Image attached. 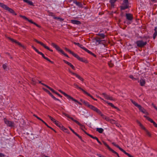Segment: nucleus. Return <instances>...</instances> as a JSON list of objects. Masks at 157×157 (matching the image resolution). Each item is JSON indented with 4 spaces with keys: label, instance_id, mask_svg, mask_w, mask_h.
Masks as SVG:
<instances>
[{
    "label": "nucleus",
    "instance_id": "f257e3e1",
    "mask_svg": "<svg viewBox=\"0 0 157 157\" xmlns=\"http://www.w3.org/2000/svg\"><path fill=\"white\" fill-rule=\"evenodd\" d=\"M62 114L63 115H65L66 117H67V118L71 119L72 121H74L77 124H78V125H79L80 127V128H81V130H82L87 135V134H89V133H87L84 130V129L85 128L84 125L81 124L78 121L74 119L73 118L71 117L68 114H67L65 113H64V112H63Z\"/></svg>",
    "mask_w": 157,
    "mask_h": 157
},
{
    "label": "nucleus",
    "instance_id": "f03ea898",
    "mask_svg": "<svg viewBox=\"0 0 157 157\" xmlns=\"http://www.w3.org/2000/svg\"><path fill=\"white\" fill-rule=\"evenodd\" d=\"M140 38H143L145 39L138 40L136 42V44L138 47L142 48L147 44V40L148 38L146 36H144L143 37H140Z\"/></svg>",
    "mask_w": 157,
    "mask_h": 157
},
{
    "label": "nucleus",
    "instance_id": "7ed1b4c3",
    "mask_svg": "<svg viewBox=\"0 0 157 157\" xmlns=\"http://www.w3.org/2000/svg\"><path fill=\"white\" fill-rule=\"evenodd\" d=\"M65 49L67 51L69 52L70 54H71L73 56L77 58L79 61H82L83 62L85 63H88V61L80 57L78 55L74 53L73 52L71 51L68 48H65Z\"/></svg>",
    "mask_w": 157,
    "mask_h": 157
},
{
    "label": "nucleus",
    "instance_id": "20e7f679",
    "mask_svg": "<svg viewBox=\"0 0 157 157\" xmlns=\"http://www.w3.org/2000/svg\"><path fill=\"white\" fill-rule=\"evenodd\" d=\"M129 8L128 0H124L122 6H120L121 10H124Z\"/></svg>",
    "mask_w": 157,
    "mask_h": 157
},
{
    "label": "nucleus",
    "instance_id": "39448f33",
    "mask_svg": "<svg viewBox=\"0 0 157 157\" xmlns=\"http://www.w3.org/2000/svg\"><path fill=\"white\" fill-rule=\"evenodd\" d=\"M112 144L115 147L118 148L119 150H120L121 151L124 152L125 154L127 155L129 157H134L132 156L131 155L129 154V153L126 152L125 150H124L122 148L120 147H119L118 145L116 144L114 142H113L112 143Z\"/></svg>",
    "mask_w": 157,
    "mask_h": 157
},
{
    "label": "nucleus",
    "instance_id": "423d86ee",
    "mask_svg": "<svg viewBox=\"0 0 157 157\" xmlns=\"http://www.w3.org/2000/svg\"><path fill=\"white\" fill-rule=\"evenodd\" d=\"M19 16L20 17L23 18L24 19H25V20L28 21L29 22L31 23L34 24V25H36L39 28H41V26L40 25L37 24L35 22H34L32 20H29L28 18L25 16H22L21 15H19Z\"/></svg>",
    "mask_w": 157,
    "mask_h": 157
},
{
    "label": "nucleus",
    "instance_id": "0eeeda50",
    "mask_svg": "<svg viewBox=\"0 0 157 157\" xmlns=\"http://www.w3.org/2000/svg\"><path fill=\"white\" fill-rule=\"evenodd\" d=\"M131 101L132 102L136 107H137L143 113H145V110L143 108L142 106L138 105L137 103L135 101H133L131 99Z\"/></svg>",
    "mask_w": 157,
    "mask_h": 157
},
{
    "label": "nucleus",
    "instance_id": "6e6552de",
    "mask_svg": "<svg viewBox=\"0 0 157 157\" xmlns=\"http://www.w3.org/2000/svg\"><path fill=\"white\" fill-rule=\"evenodd\" d=\"M87 107L93 111L96 112L98 114L101 113V112L99 109L92 105H90L89 104Z\"/></svg>",
    "mask_w": 157,
    "mask_h": 157
},
{
    "label": "nucleus",
    "instance_id": "1a4fd4ad",
    "mask_svg": "<svg viewBox=\"0 0 157 157\" xmlns=\"http://www.w3.org/2000/svg\"><path fill=\"white\" fill-rule=\"evenodd\" d=\"M34 41L36 42L37 43L40 44L41 46H43L44 48H45L46 49L50 51L51 52H53V50L52 49L46 46V45H45L42 42L39 41L36 39H34Z\"/></svg>",
    "mask_w": 157,
    "mask_h": 157
},
{
    "label": "nucleus",
    "instance_id": "9d476101",
    "mask_svg": "<svg viewBox=\"0 0 157 157\" xmlns=\"http://www.w3.org/2000/svg\"><path fill=\"white\" fill-rule=\"evenodd\" d=\"M7 38L12 42L15 43L17 44L20 46L22 47L23 48H25V47L24 45H22L20 42H19L17 40H15L14 39L11 38L9 37H7Z\"/></svg>",
    "mask_w": 157,
    "mask_h": 157
},
{
    "label": "nucleus",
    "instance_id": "9b49d317",
    "mask_svg": "<svg viewBox=\"0 0 157 157\" xmlns=\"http://www.w3.org/2000/svg\"><path fill=\"white\" fill-rule=\"evenodd\" d=\"M102 142L104 144V145L107 147V148L110 151H111L113 153H114L116 154L117 156L118 157H120V156L118 154L114 151V150L111 149L109 146L106 144V142H104V141H102Z\"/></svg>",
    "mask_w": 157,
    "mask_h": 157
},
{
    "label": "nucleus",
    "instance_id": "f8f14e48",
    "mask_svg": "<svg viewBox=\"0 0 157 157\" xmlns=\"http://www.w3.org/2000/svg\"><path fill=\"white\" fill-rule=\"evenodd\" d=\"M5 123L8 126L12 127L13 126L14 123L13 122L7 120L6 118L4 119Z\"/></svg>",
    "mask_w": 157,
    "mask_h": 157
},
{
    "label": "nucleus",
    "instance_id": "ddd939ff",
    "mask_svg": "<svg viewBox=\"0 0 157 157\" xmlns=\"http://www.w3.org/2000/svg\"><path fill=\"white\" fill-rule=\"evenodd\" d=\"M51 45L54 47L57 51L60 52L61 53H63V51L60 48L57 44L54 43H52L51 44Z\"/></svg>",
    "mask_w": 157,
    "mask_h": 157
},
{
    "label": "nucleus",
    "instance_id": "4468645a",
    "mask_svg": "<svg viewBox=\"0 0 157 157\" xmlns=\"http://www.w3.org/2000/svg\"><path fill=\"white\" fill-rule=\"evenodd\" d=\"M69 72L72 74V75H75L77 78L82 82H83L84 81V79L78 74L74 73L70 70L69 71Z\"/></svg>",
    "mask_w": 157,
    "mask_h": 157
},
{
    "label": "nucleus",
    "instance_id": "2eb2a0df",
    "mask_svg": "<svg viewBox=\"0 0 157 157\" xmlns=\"http://www.w3.org/2000/svg\"><path fill=\"white\" fill-rule=\"evenodd\" d=\"M79 47H80L82 49L84 50H85V51H86L88 53H89L90 54H91V55L93 56L94 57H96V56L95 54H94V53H93L91 52L89 50H88L85 47H83L82 45L80 44Z\"/></svg>",
    "mask_w": 157,
    "mask_h": 157
},
{
    "label": "nucleus",
    "instance_id": "dca6fc26",
    "mask_svg": "<svg viewBox=\"0 0 157 157\" xmlns=\"http://www.w3.org/2000/svg\"><path fill=\"white\" fill-rule=\"evenodd\" d=\"M125 15L126 19L128 20L131 21L133 20V16L132 14L131 13H126Z\"/></svg>",
    "mask_w": 157,
    "mask_h": 157
},
{
    "label": "nucleus",
    "instance_id": "f3484780",
    "mask_svg": "<svg viewBox=\"0 0 157 157\" xmlns=\"http://www.w3.org/2000/svg\"><path fill=\"white\" fill-rule=\"evenodd\" d=\"M99 114L101 115V116L103 118L105 119V120H106L107 121H109V120H110V121L111 122L114 121L113 119L110 120L109 117L104 115L102 114L101 113V114Z\"/></svg>",
    "mask_w": 157,
    "mask_h": 157
},
{
    "label": "nucleus",
    "instance_id": "a211bd4d",
    "mask_svg": "<svg viewBox=\"0 0 157 157\" xmlns=\"http://www.w3.org/2000/svg\"><path fill=\"white\" fill-rule=\"evenodd\" d=\"M102 94L104 96L105 98L111 100H113V98L112 97L110 96L109 95L105 93H102Z\"/></svg>",
    "mask_w": 157,
    "mask_h": 157
},
{
    "label": "nucleus",
    "instance_id": "6ab92c4d",
    "mask_svg": "<svg viewBox=\"0 0 157 157\" xmlns=\"http://www.w3.org/2000/svg\"><path fill=\"white\" fill-rule=\"evenodd\" d=\"M138 82L140 83V85L141 86H144L146 84L145 80V79L141 78Z\"/></svg>",
    "mask_w": 157,
    "mask_h": 157
},
{
    "label": "nucleus",
    "instance_id": "aec40b11",
    "mask_svg": "<svg viewBox=\"0 0 157 157\" xmlns=\"http://www.w3.org/2000/svg\"><path fill=\"white\" fill-rule=\"evenodd\" d=\"M87 135L89 136L90 137L94 139H95V140H97V142L100 144V145H101L102 144L101 143V142L99 140V139H98V138L96 137V136H93L92 135H90V134H87Z\"/></svg>",
    "mask_w": 157,
    "mask_h": 157
},
{
    "label": "nucleus",
    "instance_id": "412c9836",
    "mask_svg": "<svg viewBox=\"0 0 157 157\" xmlns=\"http://www.w3.org/2000/svg\"><path fill=\"white\" fill-rule=\"evenodd\" d=\"M63 61L64 62L66 63V64L68 65L73 70H75V68L74 67V66L71 64V63H69V62L66 61V60H63Z\"/></svg>",
    "mask_w": 157,
    "mask_h": 157
},
{
    "label": "nucleus",
    "instance_id": "4be33fe9",
    "mask_svg": "<svg viewBox=\"0 0 157 157\" xmlns=\"http://www.w3.org/2000/svg\"><path fill=\"white\" fill-rule=\"evenodd\" d=\"M95 40L98 43V44H103V43H102V41H105V40H101V38L98 37H96L95 38Z\"/></svg>",
    "mask_w": 157,
    "mask_h": 157
},
{
    "label": "nucleus",
    "instance_id": "5701e85b",
    "mask_svg": "<svg viewBox=\"0 0 157 157\" xmlns=\"http://www.w3.org/2000/svg\"><path fill=\"white\" fill-rule=\"evenodd\" d=\"M6 10H8L10 13H12V14H13L14 15H17V14L16 13H15L14 11L12 9L8 7H7Z\"/></svg>",
    "mask_w": 157,
    "mask_h": 157
},
{
    "label": "nucleus",
    "instance_id": "b1692460",
    "mask_svg": "<svg viewBox=\"0 0 157 157\" xmlns=\"http://www.w3.org/2000/svg\"><path fill=\"white\" fill-rule=\"evenodd\" d=\"M106 103H107L108 105H109L112 107L116 109H117V110L120 111V110L117 107L115 106L112 103H111L110 102H109L108 101H105Z\"/></svg>",
    "mask_w": 157,
    "mask_h": 157
},
{
    "label": "nucleus",
    "instance_id": "393cba45",
    "mask_svg": "<svg viewBox=\"0 0 157 157\" xmlns=\"http://www.w3.org/2000/svg\"><path fill=\"white\" fill-rule=\"evenodd\" d=\"M74 86L77 89H78L81 90L84 94L86 92V91L84 90L81 87L79 86L76 83H75L73 84Z\"/></svg>",
    "mask_w": 157,
    "mask_h": 157
},
{
    "label": "nucleus",
    "instance_id": "a878e982",
    "mask_svg": "<svg viewBox=\"0 0 157 157\" xmlns=\"http://www.w3.org/2000/svg\"><path fill=\"white\" fill-rule=\"evenodd\" d=\"M73 3L76 4V5L79 7L82 8L83 7V5L81 2H78L76 1H74L73 2Z\"/></svg>",
    "mask_w": 157,
    "mask_h": 157
},
{
    "label": "nucleus",
    "instance_id": "bb28decb",
    "mask_svg": "<svg viewBox=\"0 0 157 157\" xmlns=\"http://www.w3.org/2000/svg\"><path fill=\"white\" fill-rule=\"evenodd\" d=\"M117 0H110L109 2L110 3L111 7L112 8H114L115 6V3Z\"/></svg>",
    "mask_w": 157,
    "mask_h": 157
},
{
    "label": "nucleus",
    "instance_id": "cd10ccee",
    "mask_svg": "<svg viewBox=\"0 0 157 157\" xmlns=\"http://www.w3.org/2000/svg\"><path fill=\"white\" fill-rule=\"evenodd\" d=\"M59 92H60L61 93H62V94H63L65 96L67 97L68 99H69V98L71 96L65 93V92H63V91H62L61 90H59Z\"/></svg>",
    "mask_w": 157,
    "mask_h": 157
},
{
    "label": "nucleus",
    "instance_id": "c85d7f7f",
    "mask_svg": "<svg viewBox=\"0 0 157 157\" xmlns=\"http://www.w3.org/2000/svg\"><path fill=\"white\" fill-rule=\"evenodd\" d=\"M71 22L72 23L74 24L79 25L81 23L80 21L75 20H72L71 21Z\"/></svg>",
    "mask_w": 157,
    "mask_h": 157
},
{
    "label": "nucleus",
    "instance_id": "c756f323",
    "mask_svg": "<svg viewBox=\"0 0 157 157\" xmlns=\"http://www.w3.org/2000/svg\"><path fill=\"white\" fill-rule=\"evenodd\" d=\"M69 99H71L72 101H75V102H77V103H78L80 105H82V104L80 102L78 101L76 99L74 98L73 97H72L71 96L69 98Z\"/></svg>",
    "mask_w": 157,
    "mask_h": 157
},
{
    "label": "nucleus",
    "instance_id": "7c9ffc66",
    "mask_svg": "<svg viewBox=\"0 0 157 157\" xmlns=\"http://www.w3.org/2000/svg\"><path fill=\"white\" fill-rule=\"evenodd\" d=\"M0 6L6 10L8 7L7 6L4 4L3 3H2L1 2H0Z\"/></svg>",
    "mask_w": 157,
    "mask_h": 157
},
{
    "label": "nucleus",
    "instance_id": "2f4dec72",
    "mask_svg": "<svg viewBox=\"0 0 157 157\" xmlns=\"http://www.w3.org/2000/svg\"><path fill=\"white\" fill-rule=\"evenodd\" d=\"M137 123L140 126L141 128L145 130V128L144 126L139 121L137 120L136 121Z\"/></svg>",
    "mask_w": 157,
    "mask_h": 157
},
{
    "label": "nucleus",
    "instance_id": "473e14b6",
    "mask_svg": "<svg viewBox=\"0 0 157 157\" xmlns=\"http://www.w3.org/2000/svg\"><path fill=\"white\" fill-rule=\"evenodd\" d=\"M24 2H25L27 3L29 5H31V6H33V2L30 1H29V0H23Z\"/></svg>",
    "mask_w": 157,
    "mask_h": 157
},
{
    "label": "nucleus",
    "instance_id": "72a5a7b5",
    "mask_svg": "<svg viewBox=\"0 0 157 157\" xmlns=\"http://www.w3.org/2000/svg\"><path fill=\"white\" fill-rule=\"evenodd\" d=\"M144 117L146 118L149 121H150L151 123H152L154 121L152 119L149 117L148 116L144 115Z\"/></svg>",
    "mask_w": 157,
    "mask_h": 157
},
{
    "label": "nucleus",
    "instance_id": "f704fd0d",
    "mask_svg": "<svg viewBox=\"0 0 157 157\" xmlns=\"http://www.w3.org/2000/svg\"><path fill=\"white\" fill-rule=\"evenodd\" d=\"M103 129L101 128H96V131L100 133H102L103 131Z\"/></svg>",
    "mask_w": 157,
    "mask_h": 157
},
{
    "label": "nucleus",
    "instance_id": "c9c22d12",
    "mask_svg": "<svg viewBox=\"0 0 157 157\" xmlns=\"http://www.w3.org/2000/svg\"><path fill=\"white\" fill-rule=\"evenodd\" d=\"M80 101L82 102L85 105L87 106L89 104V103L86 101L84 100H83L82 99H80Z\"/></svg>",
    "mask_w": 157,
    "mask_h": 157
},
{
    "label": "nucleus",
    "instance_id": "e433bc0d",
    "mask_svg": "<svg viewBox=\"0 0 157 157\" xmlns=\"http://www.w3.org/2000/svg\"><path fill=\"white\" fill-rule=\"evenodd\" d=\"M51 90L53 93L56 94L59 97L61 98L62 97V96L60 95L57 92L55 91L53 89H52Z\"/></svg>",
    "mask_w": 157,
    "mask_h": 157
},
{
    "label": "nucleus",
    "instance_id": "4c0bfd02",
    "mask_svg": "<svg viewBox=\"0 0 157 157\" xmlns=\"http://www.w3.org/2000/svg\"><path fill=\"white\" fill-rule=\"evenodd\" d=\"M129 77L132 80L135 81L139 80V78H134L132 75H130L129 76Z\"/></svg>",
    "mask_w": 157,
    "mask_h": 157
},
{
    "label": "nucleus",
    "instance_id": "58836bf2",
    "mask_svg": "<svg viewBox=\"0 0 157 157\" xmlns=\"http://www.w3.org/2000/svg\"><path fill=\"white\" fill-rule=\"evenodd\" d=\"M85 94H86V95H88V96L90 97V98H91L92 99H93L94 100H96V101L97 100V99H95L90 94H89V93L87 92L86 91V92H85Z\"/></svg>",
    "mask_w": 157,
    "mask_h": 157
},
{
    "label": "nucleus",
    "instance_id": "ea45409f",
    "mask_svg": "<svg viewBox=\"0 0 157 157\" xmlns=\"http://www.w3.org/2000/svg\"><path fill=\"white\" fill-rule=\"evenodd\" d=\"M97 35L100 36L101 37L100 38L101 39H104L105 38V35L104 34L102 33H99L98 34H97Z\"/></svg>",
    "mask_w": 157,
    "mask_h": 157
},
{
    "label": "nucleus",
    "instance_id": "a19ab883",
    "mask_svg": "<svg viewBox=\"0 0 157 157\" xmlns=\"http://www.w3.org/2000/svg\"><path fill=\"white\" fill-rule=\"evenodd\" d=\"M57 126L61 128L62 124L58 121H56L54 123Z\"/></svg>",
    "mask_w": 157,
    "mask_h": 157
},
{
    "label": "nucleus",
    "instance_id": "79ce46f5",
    "mask_svg": "<svg viewBox=\"0 0 157 157\" xmlns=\"http://www.w3.org/2000/svg\"><path fill=\"white\" fill-rule=\"evenodd\" d=\"M48 117L54 123L56 121L55 120V119L52 117L50 115H48Z\"/></svg>",
    "mask_w": 157,
    "mask_h": 157
},
{
    "label": "nucleus",
    "instance_id": "37998d69",
    "mask_svg": "<svg viewBox=\"0 0 157 157\" xmlns=\"http://www.w3.org/2000/svg\"><path fill=\"white\" fill-rule=\"evenodd\" d=\"M38 53L39 54L41 55L42 57L45 59L47 58V57H45L44 55L42 52L39 51L38 52Z\"/></svg>",
    "mask_w": 157,
    "mask_h": 157
},
{
    "label": "nucleus",
    "instance_id": "c03bdc74",
    "mask_svg": "<svg viewBox=\"0 0 157 157\" xmlns=\"http://www.w3.org/2000/svg\"><path fill=\"white\" fill-rule=\"evenodd\" d=\"M43 89L44 90V91H45L49 95L51 96V97L52 95V94L51 93V92L48 90L45 89V88H43Z\"/></svg>",
    "mask_w": 157,
    "mask_h": 157
},
{
    "label": "nucleus",
    "instance_id": "a18cd8bd",
    "mask_svg": "<svg viewBox=\"0 0 157 157\" xmlns=\"http://www.w3.org/2000/svg\"><path fill=\"white\" fill-rule=\"evenodd\" d=\"M145 130L146 132L147 135H148L149 137H151V133L146 129Z\"/></svg>",
    "mask_w": 157,
    "mask_h": 157
},
{
    "label": "nucleus",
    "instance_id": "49530a36",
    "mask_svg": "<svg viewBox=\"0 0 157 157\" xmlns=\"http://www.w3.org/2000/svg\"><path fill=\"white\" fill-rule=\"evenodd\" d=\"M54 18V19L59 20L61 21H63V19L58 17H55Z\"/></svg>",
    "mask_w": 157,
    "mask_h": 157
},
{
    "label": "nucleus",
    "instance_id": "de8ad7c7",
    "mask_svg": "<svg viewBox=\"0 0 157 157\" xmlns=\"http://www.w3.org/2000/svg\"><path fill=\"white\" fill-rule=\"evenodd\" d=\"M157 35V31L155 32L153 34V38L154 39H155Z\"/></svg>",
    "mask_w": 157,
    "mask_h": 157
},
{
    "label": "nucleus",
    "instance_id": "09e8293b",
    "mask_svg": "<svg viewBox=\"0 0 157 157\" xmlns=\"http://www.w3.org/2000/svg\"><path fill=\"white\" fill-rule=\"evenodd\" d=\"M41 84L43 85V86H45V87H47V88H48L50 90L52 89L49 86H47V85L43 83H41Z\"/></svg>",
    "mask_w": 157,
    "mask_h": 157
},
{
    "label": "nucleus",
    "instance_id": "8fccbe9b",
    "mask_svg": "<svg viewBox=\"0 0 157 157\" xmlns=\"http://www.w3.org/2000/svg\"><path fill=\"white\" fill-rule=\"evenodd\" d=\"M31 80L32 81V84L33 85H35L36 84V82L34 78H32Z\"/></svg>",
    "mask_w": 157,
    "mask_h": 157
},
{
    "label": "nucleus",
    "instance_id": "3c124183",
    "mask_svg": "<svg viewBox=\"0 0 157 157\" xmlns=\"http://www.w3.org/2000/svg\"><path fill=\"white\" fill-rule=\"evenodd\" d=\"M60 129H61L63 131H65L66 129H67L66 128H65L64 127H63L62 125H61V127Z\"/></svg>",
    "mask_w": 157,
    "mask_h": 157
},
{
    "label": "nucleus",
    "instance_id": "603ef678",
    "mask_svg": "<svg viewBox=\"0 0 157 157\" xmlns=\"http://www.w3.org/2000/svg\"><path fill=\"white\" fill-rule=\"evenodd\" d=\"M32 48L34 49L37 53L39 52L37 49L35 47L33 46H32Z\"/></svg>",
    "mask_w": 157,
    "mask_h": 157
},
{
    "label": "nucleus",
    "instance_id": "864d4df0",
    "mask_svg": "<svg viewBox=\"0 0 157 157\" xmlns=\"http://www.w3.org/2000/svg\"><path fill=\"white\" fill-rule=\"evenodd\" d=\"M51 97L52 98H53L54 100H57V101H60V100L59 99L56 98L53 95Z\"/></svg>",
    "mask_w": 157,
    "mask_h": 157
},
{
    "label": "nucleus",
    "instance_id": "5fc2aeb1",
    "mask_svg": "<svg viewBox=\"0 0 157 157\" xmlns=\"http://www.w3.org/2000/svg\"><path fill=\"white\" fill-rule=\"evenodd\" d=\"M108 64H109V66L110 67H112L113 66V64L111 62H109V63H108Z\"/></svg>",
    "mask_w": 157,
    "mask_h": 157
},
{
    "label": "nucleus",
    "instance_id": "6e6d98bb",
    "mask_svg": "<svg viewBox=\"0 0 157 157\" xmlns=\"http://www.w3.org/2000/svg\"><path fill=\"white\" fill-rule=\"evenodd\" d=\"M2 67H3V68L4 70L6 69L7 68V66L6 65V64H3V65H2Z\"/></svg>",
    "mask_w": 157,
    "mask_h": 157
},
{
    "label": "nucleus",
    "instance_id": "4d7b16f0",
    "mask_svg": "<svg viewBox=\"0 0 157 157\" xmlns=\"http://www.w3.org/2000/svg\"><path fill=\"white\" fill-rule=\"evenodd\" d=\"M33 116L35 117H36L39 120H40V121H41L42 120V119H41L40 118V117H38L35 114H34L33 115Z\"/></svg>",
    "mask_w": 157,
    "mask_h": 157
},
{
    "label": "nucleus",
    "instance_id": "13d9d810",
    "mask_svg": "<svg viewBox=\"0 0 157 157\" xmlns=\"http://www.w3.org/2000/svg\"><path fill=\"white\" fill-rule=\"evenodd\" d=\"M46 60H47V61H49L52 64L54 63V62L53 61H51L50 59H48V58L47 57V58L45 59Z\"/></svg>",
    "mask_w": 157,
    "mask_h": 157
},
{
    "label": "nucleus",
    "instance_id": "bf43d9fd",
    "mask_svg": "<svg viewBox=\"0 0 157 157\" xmlns=\"http://www.w3.org/2000/svg\"><path fill=\"white\" fill-rule=\"evenodd\" d=\"M43 123H44L48 127H49V126L43 120H42L41 121Z\"/></svg>",
    "mask_w": 157,
    "mask_h": 157
},
{
    "label": "nucleus",
    "instance_id": "052dcab7",
    "mask_svg": "<svg viewBox=\"0 0 157 157\" xmlns=\"http://www.w3.org/2000/svg\"><path fill=\"white\" fill-rule=\"evenodd\" d=\"M152 123L155 127L157 128V124L154 121Z\"/></svg>",
    "mask_w": 157,
    "mask_h": 157
},
{
    "label": "nucleus",
    "instance_id": "680f3d73",
    "mask_svg": "<svg viewBox=\"0 0 157 157\" xmlns=\"http://www.w3.org/2000/svg\"><path fill=\"white\" fill-rule=\"evenodd\" d=\"M62 54L63 55L65 56H66V57H68V58H69V56H68V55H67L66 53H65L64 52V51L63 52V53H62Z\"/></svg>",
    "mask_w": 157,
    "mask_h": 157
},
{
    "label": "nucleus",
    "instance_id": "e2e57ef3",
    "mask_svg": "<svg viewBox=\"0 0 157 157\" xmlns=\"http://www.w3.org/2000/svg\"><path fill=\"white\" fill-rule=\"evenodd\" d=\"M97 155L99 157H106V156H105L104 155H102L100 154H97Z\"/></svg>",
    "mask_w": 157,
    "mask_h": 157
},
{
    "label": "nucleus",
    "instance_id": "0e129e2a",
    "mask_svg": "<svg viewBox=\"0 0 157 157\" xmlns=\"http://www.w3.org/2000/svg\"><path fill=\"white\" fill-rule=\"evenodd\" d=\"M73 43H74L75 44V45H78V46H79H79L80 45V44L79 43H77V42H74Z\"/></svg>",
    "mask_w": 157,
    "mask_h": 157
},
{
    "label": "nucleus",
    "instance_id": "69168bd1",
    "mask_svg": "<svg viewBox=\"0 0 157 157\" xmlns=\"http://www.w3.org/2000/svg\"><path fill=\"white\" fill-rule=\"evenodd\" d=\"M5 156V155L2 153H0V157H4Z\"/></svg>",
    "mask_w": 157,
    "mask_h": 157
},
{
    "label": "nucleus",
    "instance_id": "338daca9",
    "mask_svg": "<svg viewBox=\"0 0 157 157\" xmlns=\"http://www.w3.org/2000/svg\"><path fill=\"white\" fill-rule=\"evenodd\" d=\"M69 128L70 129V130L73 133H74L75 132L70 127H69Z\"/></svg>",
    "mask_w": 157,
    "mask_h": 157
},
{
    "label": "nucleus",
    "instance_id": "774afa93",
    "mask_svg": "<svg viewBox=\"0 0 157 157\" xmlns=\"http://www.w3.org/2000/svg\"><path fill=\"white\" fill-rule=\"evenodd\" d=\"M152 105L157 110V107L153 103L152 104Z\"/></svg>",
    "mask_w": 157,
    "mask_h": 157
}]
</instances>
